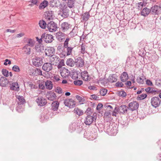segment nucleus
Returning a JSON list of instances; mask_svg holds the SVG:
<instances>
[{"label": "nucleus", "instance_id": "58836bf2", "mask_svg": "<svg viewBox=\"0 0 161 161\" xmlns=\"http://www.w3.org/2000/svg\"><path fill=\"white\" fill-rule=\"evenodd\" d=\"M52 78L53 81L54 82H58L60 80V77L58 75H54Z\"/></svg>", "mask_w": 161, "mask_h": 161}, {"label": "nucleus", "instance_id": "37998d69", "mask_svg": "<svg viewBox=\"0 0 161 161\" xmlns=\"http://www.w3.org/2000/svg\"><path fill=\"white\" fill-rule=\"evenodd\" d=\"M74 83L76 86H80L82 84L83 81L81 80H75L74 81Z\"/></svg>", "mask_w": 161, "mask_h": 161}, {"label": "nucleus", "instance_id": "393cba45", "mask_svg": "<svg viewBox=\"0 0 161 161\" xmlns=\"http://www.w3.org/2000/svg\"><path fill=\"white\" fill-rule=\"evenodd\" d=\"M108 80L110 82L113 83L115 82L117 80V76L114 74L110 75L108 77Z\"/></svg>", "mask_w": 161, "mask_h": 161}, {"label": "nucleus", "instance_id": "a211bd4d", "mask_svg": "<svg viewBox=\"0 0 161 161\" xmlns=\"http://www.w3.org/2000/svg\"><path fill=\"white\" fill-rule=\"evenodd\" d=\"M56 37L58 41L61 42L65 38V34L61 31H59L56 33Z\"/></svg>", "mask_w": 161, "mask_h": 161}, {"label": "nucleus", "instance_id": "052dcab7", "mask_svg": "<svg viewBox=\"0 0 161 161\" xmlns=\"http://www.w3.org/2000/svg\"><path fill=\"white\" fill-rule=\"evenodd\" d=\"M76 98L79 100V102H83V99L82 97L79 95H77L76 96Z\"/></svg>", "mask_w": 161, "mask_h": 161}, {"label": "nucleus", "instance_id": "f03ea898", "mask_svg": "<svg viewBox=\"0 0 161 161\" xmlns=\"http://www.w3.org/2000/svg\"><path fill=\"white\" fill-rule=\"evenodd\" d=\"M161 102V100L158 97H152L151 100V105L156 108L158 107Z\"/></svg>", "mask_w": 161, "mask_h": 161}, {"label": "nucleus", "instance_id": "338daca9", "mask_svg": "<svg viewBox=\"0 0 161 161\" xmlns=\"http://www.w3.org/2000/svg\"><path fill=\"white\" fill-rule=\"evenodd\" d=\"M117 110V108L115 107V108L114 110L113 111L112 115L114 116H116V114L118 112L116 110Z\"/></svg>", "mask_w": 161, "mask_h": 161}, {"label": "nucleus", "instance_id": "4468645a", "mask_svg": "<svg viewBox=\"0 0 161 161\" xmlns=\"http://www.w3.org/2000/svg\"><path fill=\"white\" fill-rule=\"evenodd\" d=\"M75 63L76 66L79 67H82L84 65V60L80 57L75 59Z\"/></svg>", "mask_w": 161, "mask_h": 161}, {"label": "nucleus", "instance_id": "ea45409f", "mask_svg": "<svg viewBox=\"0 0 161 161\" xmlns=\"http://www.w3.org/2000/svg\"><path fill=\"white\" fill-rule=\"evenodd\" d=\"M147 95L146 94H142L138 96L137 99V100L143 99L146 97Z\"/></svg>", "mask_w": 161, "mask_h": 161}, {"label": "nucleus", "instance_id": "c9c22d12", "mask_svg": "<svg viewBox=\"0 0 161 161\" xmlns=\"http://www.w3.org/2000/svg\"><path fill=\"white\" fill-rule=\"evenodd\" d=\"M23 49L25 53L27 54H30L31 53L30 48L28 46V45H26L23 48Z\"/></svg>", "mask_w": 161, "mask_h": 161}, {"label": "nucleus", "instance_id": "7c9ffc66", "mask_svg": "<svg viewBox=\"0 0 161 161\" xmlns=\"http://www.w3.org/2000/svg\"><path fill=\"white\" fill-rule=\"evenodd\" d=\"M48 5V2L47 0H44L40 4L39 8L40 9H43L45 8Z\"/></svg>", "mask_w": 161, "mask_h": 161}, {"label": "nucleus", "instance_id": "7ed1b4c3", "mask_svg": "<svg viewBox=\"0 0 161 161\" xmlns=\"http://www.w3.org/2000/svg\"><path fill=\"white\" fill-rule=\"evenodd\" d=\"M74 47L69 46L66 47H64L66 48V50H64L60 54V57H63L67 56L71 54L72 51L74 48Z\"/></svg>", "mask_w": 161, "mask_h": 161}, {"label": "nucleus", "instance_id": "9b49d317", "mask_svg": "<svg viewBox=\"0 0 161 161\" xmlns=\"http://www.w3.org/2000/svg\"><path fill=\"white\" fill-rule=\"evenodd\" d=\"M38 105L42 106L45 105L47 103L46 99L42 97H38L36 100Z\"/></svg>", "mask_w": 161, "mask_h": 161}, {"label": "nucleus", "instance_id": "c756f323", "mask_svg": "<svg viewBox=\"0 0 161 161\" xmlns=\"http://www.w3.org/2000/svg\"><path fill=\"white\" fill-rule=\"evenodd\" d=\"M56 94L53 92H51L49 93L48 95V99L50 100L53 101L56 98Z\"/></svg>", "mask_w": 161, "mask_h": 161}, {"label": "nucleus", "instance_id": "cd10ccee", "mask_svg": "<svg viewBox=\"0 0 161 161\" xmlns=\"http://www.w3.org/2000/svg\"><path fill=\"white\" fill-rule=\"evenodd\" d=\"M59 103L57 101H53L51 104L52 108L53 111L57 110L58 108Z\"/></svg>", "mask_w": 161, "mask_h": 161}, {"label": "nucleus", "instance_id": "8fccbe9b", "mask_svg": "<svg viewBox=\"0 0 161 161\" xmlns=\"http://www.w3.org/2000/svg\"><path fill=\"white\" fill-rule=\"evenodd\" d=\"M144 5L143 2L138 3H137L138 5V9L139 10H141L143 7Z\"/></svg>", "mask_w": 161, "mask_h": 161}, {"label": "nucleus", "instance_id": "774afa93", "mask_svg": "<svg viewBox=\"0 0 161 161\" xmlns=\"http://www.w3.org/2000/svg\"><path fill=\"white\" fill-rule=\"evenodd\" d=\"M37 73L38 75H42V71L40 69L37 68L36 69Z\"/></svg>", "mask_w": 161, "mask_h": 161}, {"label": "nucleus", "instance_id": "c03bdc74", "mask_svg": "<svg viewBox=\"0 0 161 161\" xmlns=\"http://www.w3.org/2000/svg\"><path fill=\"white\" fill-rule=\"evenodd\" d=\"M12 70L16 72H19L20 71V69L19 67L17 65H14L12 67Z\"/></svg>", "mask_w": 161, "mask_h": 161}, {"label": "nucleus", "instance_id": "f3484780", "mask_svg": "<svg viewBox=\"0 0 161 161\" xmlns=\"http://www.w3.org/2000/svg\"><path fill=\"white\" fill-rule=\"evenodd\" d=\"M60 74L64 78H66L70 75V72L67 69L64 68L60 72Z\"/></svg>", "mask_w": 161, "mask_h": 161}, {"label": "nucleus", "instance_id": "423d86ee", "mask_svg": "<svg viewBox=\"0 0 161 161\" xmlns=\"http://www.w3.org/2000/svg\"><path fill=\"white\" fill-rule=\"evenodd\" d=\"M128 109V107L125 105H123L119 106L118 108L117 109L116 111L120 114L125 115L127 113Z\"/></svg>", "mask_w": 161, "mask_h": 161}, {"label": "nucleus", "instance_id": "e2e57ef3", "mask_svg": "<svg viewBox=\"0 0 161 161\" xmlns=\"http://www.w3.org/2000/svg\"><path fill=\"white\" fill-rule=\"evenodd\" d=\"M11 64V61L10 60L7 59H5V62L4 63V64L5 65H7L8 64Z\"/></svg>", "mask_w": 161, "mask_h": 161}, {"label": "nucleus", "instance_id": "f257e3e1", "mask_svg": "<svg viewBox=\"0 0 161 161\" xmlns=\"http://www.w3.org/2000/svg\"><path fill=\"white\" fill-rule=\"evenodd\" d=\"M42 38L43 40L47 43L52 42L54 40L53 36L50 34L44 33L42 34Z\"/></svg>", "mask_w": 161, "mask_h": 161}, {"label": "nucleus", "instance_id": "4d7b16f0", "mask_svg": "<svg viewBox=\"0 0 161 161\" xmlns=\"http://www.w3.org/2000/svg\"><path fill=\"white\" fill-rule=\"evenodd\" d=\"M64 60L63 59H61L60 60V61L59 62V64L58 65V67L59 68V67H61L62 66H64Z\"/></svg>", "mask_w": 161, "mask_h": 161}, {"label": "nucleus", "instance_id": "13d9d810", "mask_svg": "<svg viewBox=\"0 0 161 161\" xmlns=\"http://www.w3.org/2000/svg\"><path fill=\"white\" fill-rule=\"evenodd\" d=\"M29 86L31 89H35L36 88V86L32 83L31 82H29L28 83Z\"/></svg>", "mask_w": 161, "mask_h": 161}, {"label": "nucleus", "instance_id": "4be33fe9", "mask_svg": "<svg viewBox=\"0 0 161 161\" xmlns=\"http://www.w3.org/2000/svg\"><path fill=\"white\" fill-rule=\"evenodd\" d=\"M50 62L52 63H57L59 60V58L57 56L55 55H53L50 57Z\"/></svg>", "mask_w": 161, "mask_h": 161}, {"label": "nucleus", "instance_id": "bf43d9fd", "mask_svg": "<svg viewBox=\"0 0 161 161\" xmlns=\"http://www.w3.org/2000/svg\"><path fill=\"white\" fill-rule=\"evenodd\" d=\"M155 85L157 86L160 87L161 86V81L159 80H157L155 81Z\"/></svg>", "mask_w": 161, "mask_h": 161}, {"label": "nucleus", "instance_id": "2eb2a0df", "mask_svg": "<svg viewBox=\"0 0 161 161\" xmlns=\"http://www.w3.org/2000/svg\"><path fill=\"white\" fill-rule=\"evenodd\" d=\"M45 55L46 56H50L53 55L52 54L55 53V50L54 48L52 47H48L47 49L45 50Z\"/></svg>", "mask_w": 161, "mask_h": 161}, {"label": "nucleus", "instance_id": "09e8293b", "mask_svg": "<svg viewBox=\"0 0 161 161\" xmlns=\"http://www.w3.org/2000/svg\"><path fill=\"white\" fill-rule=\"evenodd\" d=\"M80 48L81 53L83 54H84L86 52L85 45L82 44L81 45Z\"/></svg>", "mask_w": 161, "mask_h": 161}, {"label": "nucleus", "instance_id": "c85d7f7f", "mask_svg": "<svg viewBox=\"0 0 161 161\" xmlns=\"http://www.w3.org/2000/svg\"><path fill=\"white\" fill-rule=\"evenodd\" d=\"M45 84L47 89L48 90H51L53 87V85L52 81L49 80H47L45 83Z\"/></svg>", "mask_w": 161, "mask_h": 161}, {"label": "nucleus", "instance_id": "a18cd8bd", "mask_svg": "<svg viewBox=\"0 0 161 161\" xmlns=\"http://www.w3.org/2000/svg\"><path fill=\"white\" fill-rule=\"evenodd\" d=\"M85 113L87 115H90L92 113V110L91 108L89 107L86 109L85 112Z\"/></svg>", "mask_w": 161, "mask_h": 161}, {"label": "nucleus", "instance_id": "79ce46f5", "mask_svg": "<svg viewBox=\"0 0 161 161\" xmlns=\"http://www.w3.org/2000/svg\"><path fill=\"white\" fill-rule=\"evenodd\" d=\"M28 44L26 45H28V46H30L31 47H33L34 44V41L31 39H29L28 41L27 42Z\"/></svg>", "mask_w": 161, "mask_h": 161}, {"label": "nucleus", "instance_id": "603ef678", "mask_svg": "<svg viewBox=\"0 0 161 161\" xmlns=\"http://www.w3.org/2000/svg\"><path fill=\"white\" fill-rule=\"evenodd\" d=\"M55 91L58 94H61L62 93V90L60 87H57L55 89Z\"/></svg>", "mask_w": 161, "mask_h": 161}, {"label": "nucleus", "instance_id": "9d476101", "mask_svg": "<svg viewBox=\"0 0 161 161\" xmlns=\"http://www.w3.org/2000/svg\"><path fill=\"white\" fill-rule=\"evenodd\" d=\"M71 27V25L67 22L62 23L60 25V30L63 32L66 31Z\"/></svg>", "mask_w": 161, "mask_h": 161}, {"label": "nucleus", "instance_id": "aec40b11", "mask_svg": "<svg viewBox=\"0 0 161 161\" xmlns=\"http://www.w3.org/2000/svg\"><path fill=\"white\" fill-rule=\"evenodd\" d=\"M151 12L153 14L156 15L158 14L160 11V9L158 5H155L152 7L150 9Z\"/></svg>", "mask_w": 161, "mask_h": 161}, {"label": "nucleus", "instance_id": "a19ab883", "mask_svg": "<svg viewBox=\"0 0 161 161\" xmlns=\"http://www.w3.org/2000/svg\"><path fill=\"white\" fill-rule=\"evenodd\" d=\"M107 90L105 88H102L100 91V94L102 96H105L107 93Z\"/></svg>", "mask_w": 161, "mask_h": 161}, {"label": "nucleus", "instance_id": "680f3d73", "mask_svg": "<svg viewBox=\"0 0 161 161\" xmlns=\"http://www.w3.org/2000/svg\"><path fill=\"white\" fill-rule=\"evenodd\" d=\"M146 84L148 86H153V84L152 81L150 80H146Z\"/></svg>", "mask_w": 161, "mask_h": 161}, {"label": "nucleus", "instance_id": "412c9836", "mask_svg": "<svg viewBox=\"0 0 161 161\" xmlns=\"http://www.w3.org/2000/svg\"><path fill=\"white\" fill-rule=\"evenodd\" d=\"M8 83V81L6 77H2L0 78V86L5 87Z\"/></svg>", "mask_w": 161, "mask_h": 161}, {"label": "nucleus", "instance_id": "864d4df0", "mask_svg": "<svg viewBox=\"0 0 161 161\" xmlns=\"http://www.w3.org/2000/svg\"><path fill=\"white\" fill-rule=\"evenodd\" d=\"M115 86L117 87H122L124 86V84L122 82L118 81L116 83Z\"/></svg>", "mask_w": 161, "mask_h": 161}, {"label": "nucleus", "instance_id": "20e7f679", "mask_svg": "<svg viewBox=\"0 0 161 161\" xmlns=\"http://www.w3.org/2000/svg\"><path fill=\"white\" fill-rule=\"evenodd\" d=\"M47 27L49 31L53 32L56 31L58 28V25L53 21H51L48 23Z\"/></svg>", "mask_w": 161, "mask_h": 161}, {"label": "nucleus", "instance_id": "f704fd0d", "mask_svg": "<svg viewBox=\"0 0 161 161\" xmlns=\"http://www.w3.org/2000/svg\"><path fill=\"white\" fill-rule=\"evenodd\" d=\"M74 112L75 113L79 116L82 115L83 114V111L81 109L78 108H75L74 109Z\"/></svg>", "mask_w": 161, "mask_h": 161}, {"label": "nucleus", "instance_id": "0e129e2a", "mask_svg": "<svg viewBox=\"0 0 161 161\" xmlns=\"http://www.w3.org/2000/svg\"><path fill=\"white\" fill-rule=\"evenodd\" d=\"M103 107V104L101 103H99L98 104L96 109L98 110H100V109L102 108Z\"/></svg>", "mask_w": 161, "mask_h": 161}, {"label": "nucleus", "instance_id": "6ab92c4d", "mask_svg": "<svg viewBox=\"0 0 161 161\" xmlns=\"http://www.w3.org/2000/svg\"><path fill=\"white\" fill-rule=\"evenodd\" d=\"M16 96L18 99L17 102L18 106H20L21 105H23L25 103V100L23 96L19 95H17Z\"/></svg>", "mask_w": 161, "mask_h": 161}, {"label": "nucleus", "instance_id": "ddd939ff", "mask_svg": "<svg viewBox=\"0 0 161 161\" xmlns=\"http://www.w3.org/2000/svg\"><path fill=\"white\" fill-rule=\"evenodd\" d=\"M42 69L44 71L48 72L52 69L53 65L51 63H46L43 65Z\"/></svg>", "mask_w": 161, "mask_h": 161}, {"label": "nucleus", "instance_id": "1a4fd4ad", "mask_svg": "<svg viewBox=\"0 0 161 161\" xmlns=\"http://www.w3.org/2000/svg\"><path fill=\"white\" fill-rule=\"evenodd\" d=\"M60 10L63 14L66 16H67L68 15V13L69 11V8L68 5H66L64 3L61 5Z\"/></svg>", "mask_w": 161, "mask_h": 161}, {"label": "nucleus", "instance_id": "bb28decb", "mask_svg": "<svg viewBox=\"0 0 161 161\" xmlns=\"http://www.w3.org/2000/svg\"><path fill=\"white\" fill-rule=\"evenodd\" d=\"M35 49L37 53H39V55H41L40 53H42L44 50L43 46H39L38 45L36 46Z\"/></svg>", "mask_w": 161, "mask_h": 161}, {"label": "nucleus", "instance_id": "0eeeda50", "mask_svg": "<svg viewBox=\"0 0 161 161\" xmlns=\"http://www.w3.org/2000/svg\"><path fill=\"white\" fill-rule=\"evenodd\" d=\"M139 107L138 103L136 101L130 103L128 105V109L133 111L137 109Z\"/></svg>", "mask_w": 161, "mask_h": 161}, {"label": "nucleus", "instance_id": "de8ad7c7", "mask_svg": "<svg viewBox=\"0 0 161 161\" xmlns=\"http://www.w3.org/2000/svg\"><path fill=\"white\" fill-rule=\"evenodd\" d=\"M2 73L3 75L6 77L8 76V72L6 69H3L2 70Z\"/></svg>", "mask_w": 161, "mask_h": 161}, {"label": "nucleus", "instance_id": "4c0bfd02", "mask_svg": "<svg viewBox=\"0 0 161 161\" xmlns=\"http://www.w3.org/2000/svg\"><path fill=\"white\" fill-rule=\"evenodd\" d=\"M145 91L147 92L153 93L156 92L153 88L148 87L145 89Z\"/></svg>", "mask_w": 161, "mask_h": 161}, {"label": "nucleus", "instance_id": "2f4dec72", "mask_svg": "<svg viewBox=\"0 0 161 161\" xmlns=\"http://www.w3.org/2000/svg\"><path fill=\"white\" fill-rule=\"evenodd\" d=\"M19 87L18 84L17 82H13L11 85L10 88L12 90H18Z\"/></svg>", "mask_w": 161, "mask_h": 161}, {"label": "nucleus", "instance_id": "6e6552de", "mask_svg": "<svg viewBox=\"0 0 161 161\" xmlns=\"http://www.w3.org/2000/svg\"><path fill=\"white\" fill-rule=\"evenodd\" d=\"M96 118H95L90 115H87L86 118L84 121V123L86 125H90L94 121H96Z\"/></svg>", "mask_w": 161, "mask_h": 161}, {"label": "nucleus", "instance_id": "473e14b6", "mask_svg": "<svg viewBox=\"0 0 161 161\" xmlns=\"http://www.w3.org/2000/svg\"><path fill=\"white\" fill-rule=\"evenodd\" d=\"M75 63V61L71 58H68L66 62L67 65L70 67L73 66L74 65Z\"/></svg>", "mask_w": 161, "mask_h": 161}, {"label": "nucleus", "instance_id": "f8f14e48", "mask_svg": "<svg viewBox=\"0 0 161 161\" xmlns=\"http://www.w3.org/2000/svg\"><path fill=\"white\" fill-rule=\"evenodd\" d=\"M33 63L36 67L41 66L43 64L42 58L38 57H36L34 60Z\"/></svg>", "mask_w": 161, "mask_h": 161}, {"label": "nucleus", "instance_id": "49530a36", "mask_svg": "<svg viewBox=\"0 0 161 161\" xmlns=\"http://www.w3.org/2000/svg\"><path fill=\"white\" fill-rule=\"evenodd\" d=\"M70 39V38H69V36H68V37L66 38L64 43V47H66L69 46V45H68V42Z\"/></svg>", "mask_w": 161, "mask_h": 161}, {"label": "nucleus", "instance_id": "e433bc0d", "mask_svg": "<svg viewBox=\"0 0 161 161\" xmlns=\"http://www.w3.org/2000/svg\"><path fill=\"white\" fill-rule=\"evenodd\" d=\"M39 24L40 27L42 29H45L46 27L47 24L43 20H40Z\"/></svg>", "mask_w": 161, "mask_h": 161}, {"label": "nucleus", "instance_id": "dca6fc26", "mask_svg": "<svg viewBox=\"0 0 161 161\" xmlns=\"http://www.w3.org/2000/svg\"><path fill=\"white\" fill-rule=\"evenodd\" d=\"M54 17L53 12L51 11L46 12L44 13V17L47 20H50L53 19Z\"/></svg>", "mask_w": 161, "mask_h": 161}, {"label": "nucleus", "instance_id": "72a5a7b5", "mask_svg": "<svg viewBox=\"0 0 161 161\" xmlns=\"http://www.w3.org/2000/svg\"><path fill=\"white\" fill-rule=\"evenodd\" d=\"M146 79L145 77L142 75L141 76L138 77L136 79V81L140 84H143L144 83V80Z\"/></svg>", "mask_w": 161, "mask_h": 161}, {"label": "nucleus", "instance_id": "a878e982", "mask_svg": "<svg viewBox=\"0 0 161 161\" xmlns=\"http://www.w3.org/2000/svg\"><path fill=\"white\" fill-rule=\"evenodd\" d=\"M90 17V14L89 13L86 12L83 13L82 14L81 18L82 22H85L87 21L89 19Z\"/></svg>", "mask_w": 161, "mask_h": 161}, {"label": "nucleus", "instance_id": "5fc2aeb1", "mask_svg": "<svg viewBox=\"0 0 161 161\" xmlns=\"http://www.w3.org/2000/svg\"><path fill=\"white\" fill-rule=\"evenodd\" d=\"M45 83L44 82H41L39 83V88L41 89H44L45 88Z\"/></svg>", "mask_w": 161, "mask_h": 161}, {"label": "nucleus", "instance_id": "69168bd1", "mask_svg": "<svg viewBox=\"0 0 161 161\" xmlns=\"http://www.w3.org/2000/svg\"><path fill=\"white\" fill-rule=\"evenodd\" d=\"M112 110H110L109 111H107L105 113V115L106 116H110V115H111V112H112Z\"/></svg>", "mask_w": 161, "mask_h": 161}, {"label": "nucleus", "instance_id": "3c124183", "mask_svg": "<svg viewBox=\"0 0 161 161\" xmlns=\"http://www.w3.org/2000/svg\"><path fill=\"white\" fill-rule=\"evenodd\" d=\"M119 96L123 97H126L127 95L126 93L124 91H120L119 92Z\"/></svg>", "mask_w": 161, "mask_h": 161}, {"label": "nucleus", "instance_id": "b1692460", "mask_svg": "<svg viewBox=\"0 0 161 161\" xmlns=\"http://www.w3.org/2000/svg\"><path fill=\"white\" fill-rule=\"evenodd\" d=\"M151 12V10L149 8L145 7L141 11V15L144 16H147Z\"/></svg>", "mask_w": 161, "mask_h": 161}, {"label": "nucleus", "instance_id": "6e6d98bb", "mask_svg": "<svg viewBox=\"0 0 161 161\" xmlns=\"http://www.w3.org/2000/svg\"><path fill=\"white\" fill-rule=\"evenodd\" d=\"M91 97L92 99H94L95 100H99V97H98L95 94L92 95H91Z\"/></svg>", "mask_w": 161, "mask_h": 161}, {"label": "nucleus", "instance_id": "39448f33", "mask_svg": "<svg viewBox=\"0 0 161 161\" xmlns=\"http://www.w3.org/2000/svg\"><path fill=\"white\" fill-rule=\"evenodd\" d=\"M64 103L65 106L70 108H72L75 107V102L71 98H69L65 99L64 101Z\"/></svg>", "mask_w": 161, "mask_h": 161}, {"label": "nucleus", "instance_id": "5701e85b", "mask_svg": "<svg viewBox=\"0 0 161 161\" xmlns=\"http://www.w3.org/2000/svg\"><path fill=\"white\" fill-rule=\"evenodd\" d=\"M120 80L123 82H124L128 80V75L126 72H123L121 75L120 76Z\"/></svg>", "mask_w": 161, "mask_h": 161}]
</instances>
